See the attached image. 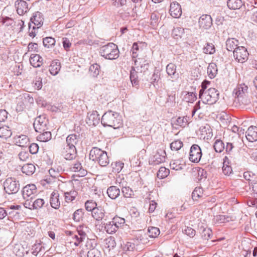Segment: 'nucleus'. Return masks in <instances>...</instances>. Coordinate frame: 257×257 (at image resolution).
Returning a JSON list of instances; mask_svg holds the SVG:
<instances>
[{"instance_id":"1","label":"nucleus","mask_w":257,"mask_h":257,"mask_svg":"<svg viewBox=\"0 0 257 257\" xmlns=\"http://www.w3.org/2000/svg\"><path fill=\"white\" fill-rule=\"evenodd\" d=\"M101 122L104 126L117 129L122 126V120L120 114L112 110H108L103 114Z\"/></svg>"},{"instance_id":"2","label":"nucleus","mask_w":257,"mask_h":257,"mask_svg":"<svg viewBox=\"0 0 257 257\" xmlns=\"http://www.w3.org/2000/svg\"><path fill=\"white\" fill-rule=\"evenodd\" d=\"M89 158L101 167H106L109 163V157L107 153L97 147H93L90 150Z\"/></svg>"},{"instance_id":"3","label":"nucleus","mask_w":257,"mask_h":257,"mask_svg":"<svg viewBox=\"0 0 257 257\" xmlns=\"http://www.w3.org/2000/svg\"><path fill=\"white\" fill-rule=\"evenodd\" d=\"M99 54L101 56L108 60L116 59L119 55L117 46L113 43H109L100 48Z\"/></svg>"},{"instance_id":"4","label":"nucleus","mask_w":257,"mask_h":257,"mask_svg":"<svg viewBox=\"0 0 257 257\" xmlns=\"http://www.w3.org/2000/svg\"><path fill=\"white\" fill-rule=\"evenodd\" d=\"M219 92L214 88H210L206 91L199 94V97L201 99L203 103L212 105L214 104L218 99Z\"/></svg>"},{"instance_id":"5","label":"nucleus","mask_w":257,"mask_h":257,"mask_svg":"<svg viewBox=\"0 0 257 257\" xmlns=\"http://www.w3.org/2000/svg\"><path fill=\"white\" fill-rule=\"evenodd\" d=\"M242 144V140L237 134L232 136L228 142H226L225 150L227 154H230L233 149L239 148Z\"/></svg>"},{"instance_id":"6","label":"nucleus","mask_w":257,"mask_h":257,"mask_svg":"<svg viewBox=\"0 0 257 257\" xmlns=\"http://www.w3.org/2000/svg\"><path fill=\"white\" fill-rule=\"evenodd\" d=\"M5 192L9 194L16 193L19 190L20 184L15 178H8L4 182Z\"/></svg>"},{"instance_id":"7","label":"nucleus","mask_w":257,"mask_h":257,"mask_svg":"<svg viewBox=\"0 0 257 257\" xmlns=\"http://www.w3.org/2000/svg\"><path fill=\"white\" fill-rule=\"evenodd\" d=\"M248 87L244 84L239 85L234 90V92L239 101L241 102L244 104H248L250 103V100L245 98L246 93H247Z\"/></svg>"},{"instance_id":"8","label":"nucleus","mask_w":257,"mask_h":257,"mask_svg":"<svg viewBox=\"0 0 257 257\" xmlns=\"http://www.w3.org/2000/svg\"><path fill=\"white\" fill-rule=\"evenodd\" d=\"M233 53L235 60L241 63L246 61L249 56L247 49L243 46L237 47Z\"/></svg>"},{"instance_id":"9","label":"nucleus","mask_w":257,"mask_h":257,"mask_svg":"<svg viewBox=\"0 0 257 257\" xmlns=\"http://www.w3.org/2000/svg\"><path fill=\"white\" fill-rule=\"evenodd\" d=\"M202 156V153L200 147L198 145H193L190 150L189 160L193 163H198L200 161Z\"/></svg>"},{"instance_id":"10","label":"nucleus","mask_w":257,"mask_h":257,"mask_svg":"<svg viewBox=\"0 0 257 257\" xmlns=\"http://www.w3.org/2000/svg\"><path fill=\"white\" fill-rule=\"evenodd\" d=\"M44 18L43 15L39 12H35L30 19V23L29 24L30 30L32 28L33 30L38 29L40 28L43 24Z\"/></svg>"},{"instance_id":"11","label":"nucleus","mask_w":257,"mask_h":257,"mask_svg":"<svg viewBox=\"0 0 257 257\" xmlns=\"http://www.w3.org/2000/svg\"><path fill=\"white\" fill-rule=\"evenodd\" d=\"M47 121L44 116L40 115L36 118L33 123L35 130L39 133H42L46 131L47 129Z\"/></svg>"},{"instance_id":"12","label":"nucleus","mask_w":257,"mask_h":257,"mask_svg":"<svg viewBox=\"0 0 257 257\" xmlns=\"http://www.w3.org/2000/svg\"><path fill=\"white\" fill-rule=\"evenodd\" d=\"M61 154L66 160H73L76 156L77 151L76 147L66 145L61 150Z\"/></svg>"},{"instance_id":"13","label":"nucleus","mask_w":257,"mask_h":257,"mask_svg":"<svg viewBox=\"0 0 257 257\" xmlns=\"http://www.w3.org/2000/svg\"><path fill=\"white\" fill-rule=\"evenodd\" d=\"M37 192V188L33 184H28L25 186L22 191L24 199L30 198L33 199L35 194Z\"/></svg>"},{"instance_id":"14","label":"nucleus","mask_w":257,"mask_h":257,"mask_svg":"<svg viewBox=\"0 0 257 257\" xmlns=\"http://www.w3.org/2000/svg\"><path fill=\"white\" fill-rule=\"evenodd\" d=\"M166 153L163 150H158L155 155L149 160V164L153 165H158L165 161Z\"/></svg>"},{"instance_id":"15","label":"nucleus","mask_w":257,"mask_h":257,"mask_svg":"<svg viewBox=\"0 0 257 257\" xmlns=\"http://www.w3.org/2000/svg\"><path fill=\"white\" fill-rule=\"evenodd\" d=\"M85 121L90 126H95L98 124L100 121L99 115L98 112L95 110L88 112Z\"/></svg>"},{"instance_id":"16","label":"nucleus","mask_w":257,"mask_h":257,"mask_svg":"<svg viewBox=\"0 0 257 257\" xmlns=\"http://www.w3.org/2000/svg\"><path fill=\"white\" fill-rule=\"evenodd\" d=\"M198 24L200 28L207 30L209 29L212 25V18L210 15H203L200 17Z\"/></svg>"},{"instance_id":"17","label":"nucleus","mask_w":257,"mask_h":257,"mask_svg":"<svg viewBox=\"0 0 257 257\" xmlns=\"http://www.w3.org/2000/svg\"><path fill=\"white\" fill-rule=\"evenodd\" d=\"M166 72L172 81H175L179 78V74L176 72V66L172 63L168 64L166 68Z\"/></svg>"},{"instance_id":"18","label":"nucleus","mask_w":257,"mask_h":257,"mask_svg":"<svg viewBox=\"0 0 257 257\" xmlns=\"http://www.w3.org/2000/svg\"><path fill=\"white\" fill-rule=\"evenodd\" d=\"M170 15L174 18H179L182 15V9L179 4L176 2L171 3L169 10Z\"/></svg>"},{"instance_id":"19","label":"nucleus","mask_w":257,"mask_h":257,"mask_svg":"<svg viewBox=\"0 0 257 257\" xmlns=\"http://www.w3.org/2000/svg\"><path fill=\"white\" fill-rule=\"evenodd\" d=\"M15 6L17 13L20 16L24 15L29 10L27 3L23 0H17Z\"/></svg>"},{"instance_id":"20","label":"nucleus","mask_w":257,"mask_h":257,"mask_svg":"<svg viewBox=\"0 0 257 257\" xmlns=\"http://www.w3.org/2000/svg\"><path fill=\"white\" fill-rule=\"evenodd\" d=\"M245 137L249 142H254L257 141V127L250 126L245 132Z\"/></svg>"},{"instance_id":"21","label":"nucleus","mask_w":257,"mask_h":257,"mask_svg":"<svg viewBox=\"0 0 257 257\" xmlns=\"http://www.w3.org/2000/svg\"><path fill=\"white\" fill-rule=\"evenodd\" d=\"M14 142L16 145L25 148L28 145L29 139L28 136L24 135H17L14 138Z\"/></svg>"},{"instance_id":"22","label":"nucleus","mask_w":257,"mask_h":257,"mask_svg":"<svg viewBox=\"0 0 257 257\" xmlns=\"http://www.w3.org/2000/svg\"><path fill=\"white\" fill-rule=\"evenodd\" d=\"M135 67H134L137 71L141 72H145L148 70L149 64L143 59L139 58L135 61Z\"/></svg>"},{"instance_id":"23","label":"nucleus","mask_w":257,"mask_h":257,"mask_svg":"<svg viewBox=\"0 0 257 257\" xmlns=\"http://www.w3.org/2000/svg\"><path fill=\"white\" fill-rule=\"evenodd\" d=\"M80 135L79 134H70L68 135L66 138V145L73 147H75V146L80 141Z\"/></svg>"},{"instance_id":"24","label":"nucleus","mask_w":257,"mask_h":257,"mask_svg":"<svg viewBox=\"0 0 257 257\" xmlns=\"http://www.w3.org/2000/svg\"><path fill=\"white\" fill-rule=\"evenodd\" d=\"M106 193L108 197L113 200L116 199L120 195V191L118 187L111 186L107 188Z\"/></svg>"},{"instance_id":"25","label":"nucleus","mask_w":257,"mask_h":257,"mask_svg":"<svg viewBox=\"0 0 257 257\" xmlns=\"http://www.w3.org/2000/svg\"><path fill=\"white\" fill-rule=\"evenodd\" d=\"M43 58L38 54H32L30 58V62L34 67H40L43 63Z\"/></svg>"},{"instance_id":"26","label":"nucleus","mask_w":257,"mask_h":257,"mask_svg":"<svg viewBox=\"0 0 257 257\" xmlns=\"http://www.w3.org/2000/svg\"><path fill=\"white\" fill-rule=\"evenodd\" d=\"M161 71L158 69H155L154 71L153 74L151 77V83L156 88H159V84L161 82Z\"/></svg>"},{"instance_id":"27","label":"nucleus","mask_w":257,"mask_h":257,"mask_svg":"<svg viewBox=\"0 0 257 257\" xmlns=\"http://www.w3.org/2000/svg\"><path fill=\"white\" fill-rule=\"evenodd\" d=\"M59 194L54 191L51 194L50 203L51 206L54 209H58L60 206V202L59 201Z\"/></svg>"},{"instance_id":"28","label":"nucleus","mask_w":257,"mask_h":257,"mask_svg":"<svg viewBox=\"0 0 257 257\" xmlns=\"http://www.w3.org/2000/svg\"><path fill=\"white\" fill-rule=\"evenodd\" d=\"M239 44L238 41L235 38H228L226 41V48L228 51L234 52Z\"/></svg>"},{"instance_id":"29","label":"nucleus","mask_w":257,"mask_h":257,"mask_svg":"<svg viewBox=\"0 0 257 257\" xmlns=\"http://www.w3.org/2000/svg\"><path fill=\"white\" fill-rule=\"evenodd\" d=\"M92 217L97 221L101 220L105 216L104 210L101 207H96L91 212Z\"/></svg>"},{"instance_id":"30","label":"nucleus","mask_w":257,"mask_h":257,"mask_svg":"<svg viewBox=\"0 0 257 257\" xmlns=\"http://www.w3.org/2000/svg\"><path fill=\"white\" fill-rule=\"evenodd\" d=\"M22 172L27 175H33L36 170L35 165L32 163H28L24 165L21 168Z\"/></svg>"},{"instance_id":"31","label":"nucleus","mask_w":257,"mask_h":257,"mask_svg":"<svg viewBox=\"0 0 257 257\" xmlns=\"http://www.w3.org/2000/svg\"><path fill=\"white\" fill-rule=\"evenodd\" d=\"M71 170L75 172H78L79 176L83 177L87 174V171L82 168L81 164L77 162L73 165L71 168Z\"/></svg>"},{"instance_id":"32","label":"nucleus","mask_w":257,"mask_h":257,"mask_svg":"<svg viewBox=\"0 0 257 257\" xmlns=\"http://www.w3.org/2000/svg\"><path fill=\"white\" fill-rule=\"evenodd\" d=\"M137 71L134 67H132L130 71V80L133 86L138 87L139 84Z\"/></svg>"},{"instance_id":"33","label":"nucleus","mask_w":257,"mask_h":257,"mask_svg":"<svg viewBox=\"0 0 257 257\" xmlns=\"http://www.w3.org/2000/svg\"><path fill=\"white\" fill-rule=\"evenodd\" d=\"M213 148L216 152L221 153L225 149L224 143L220 139L215 138Z\"/></svg>"},{"instance_id":"34","label":"nucleus","mask_w":257,"mask_h":257,"mask_svg":"<svg viewBox=\"0 0 257 257\" xmlns=\"http://www.w3.org/2000/svg\"><path fill=\"white\" fill-rule=\"evenodd\" d=\"M72 185L70 182H62L58 185L59 190L64 194H68V192L72 189Z\"/></svg>"},{"instance_id":"35","label":"nucleus","mask_w":257,"mask_h":257,"mask_svg":"<svg viewBox=\"0 0 257 257\" xmlns=\"http://www.w3.org/2000/svg\"><path fill=\"white\" fill-rule=\"evenodd\" d=\"M241 0H228L227 2V7L229 9H239L242 6Z\"/></svg>"},{"instance_id":"36","label":"nucleus","mask_w":257,"mask_h":257,"mask_svg":"<svg viewBox=\"0 0 257 257\" xmlns=\"http://www.w3.org/2000/svg\"><path fill=\"white\" fill-rule=\"evenodd\" d=\"M207 73L210 78H214L217 73V65L214 63H211L207 67Z\"/></svg>"},{"instance_id":"37","label":"nucleus","mask_w":257,"mask_h":257,"mask_svg":"<svg viewBox=\"0 0 257 257\" xmlns=\"http://www.w3.org/2000/svg\"><path fill=\"white\" fill-rule=\"evenodd\" d=\"M60 68L61 65L59 62L52 61L50 66L49 71L52 75L55 76L59 73Z\"/></svg>"},{"instance_id":"38","label":"nucleus","mask_w":257,"mask_h":257,"mask_svg":"<svg viewBox=\"0 0 257 257\" xmlns=\"http://www.w3.org/2000/svg\"><path fill=\"white\" fill-rule=\"evenodd\" d=\"M40 134L37 137V140L42 142H46L51 140V133L49 131H44L40 133Z\"/></svg>"},{"instance_id":"39","label":"nucleus","mask_w":257,"mask_h":257,"mask_svg":"<svg viewBox=\"0 0 257 257\" xmlns=\"http://www.w3.org/2000/svg\"><path fill=\"white\" fill-rule=\"evenodd\" d=\"M123 163L120 161L112 162L111 164L112 172L113 173H119L123 167Z\"/></svg>"},{"instance_id":"40","label":"nucleus","mask_w":257,"mask_h":257,"mask_svg":"<svg viewBox=\"0 0 257 257\" xmlns=\"http://www.w3.org/2000/svg\"><path fill=\"white\" fill-rule=\"evenodd\" d=\"M77 231L80 241H83L86 237V232L89 231V229L86 226H80L77 229Z\"/></svg>"},{"instance_id":"41","label":"nucleus","mask_w":257,"mask_h":257,"mask_svg":"<svg viewBox=\"0 0 257 257\" xmlns=\"http://www.w3.org/2000/svg\"><path fill=\"white\" fill-rule=\"evenodd\" d=\"M55 39L51 37H46L43 40V45L48 48H52L55 45Z\"/></svg>"},{"instance_id":"42","label":"nucleus","mask_w":257,"mask_h":257,"mask_svg":"<svg viewBox=\"0 0 257 257\" xmlns=\"http://www.w3.org/2000/svg\"><path fill=\"white\" fill-rule=\"evenodd\" d=\"M203 52L206 54H213L215 52V48L212 43H207L203 49Z\"/></svg>"},{"instance_id":"43","label":"nucleus","mask_w":257,"mask_h":257,"mask_svg":"<svg viewBox=\"0 0 257 257\" xmlns=\"http://www.w3.org/2000/svg\"><path fill=\"white\" fill-rule=\"evenodd\" d=\"M203 194V190L201 187H196L192 193V198L194 200H197L201 197Z\"/></svg>"},{"instance_id":"44","label":"nucleus","mask_w":257,"mask_h":257,"mask_svg":"<svg viewBox=\"0 0 257 257\" xmlns=\"http://www.w3.org/2000/svg\"><path fill=\"white\" fill-rule=\"evenodd\" d=\"M77 195V192L75 190L71 189L68 192V194H64L65 201L69 202L73 201Z\"/></svg>"},{"instance_id":"45","label":"nucleus","mask_w":257,"mask_h":257,"mask_svg":"<svg viewBox=\"0 0 257 257\" xmlns=\"http://www.w3.org/2000/svg\"><path fill=\"white\" fill-rule=\"evenodd\" d=\"M170 166L171 169L179 171L183 169V165L181 164L180 160H176L171 161Z\"/></svg>"},{"instance_id":"46","label":"nucleus","mask_w":257,"mask_h":257,"mask_svg":"<svg viewBox=\"0 0 257 257\" xmlns=\"http://www.w3.org/2000/svg\"><path fill=\"white\" fill-rule=\"evenodd\" d=\"M100 66L97 63L92 64L89 67V72L94 76L97 77L100 72Z\"/></svg>"},{"instance_id":"47","label":"nucleus","mask_w":257,"mask_h":257,"mask_svg":"<svg viewBox=\"0 0 257 257\" xmlns=\"http://www.w3.org/2000/svg\"><path fill=\"white\" fill-rule=\"evenodd\" d=\"M160 234V230L156 227H149L148 229V236L151 238H155Z\"/></svg>"},{"instance_id":"48","label":"nucleus","mask_w":257,"mask_h":257,"mask_svg":"<svg viewBox=\"0 0 257 257\" xmlns=\"http://www.w3.org/2000/svg\"><path fill=\"white\" fill-rule=\"evenodd\" d=\"M104 228L106 231L109 234L115 232L117 229L112 221L106 223Z\"/></svg>"},{"instance_id":"49","label":"nucleus","mask_w":257,"mask_h":257,"mask_svg":"<svg viewBox=\"0 0 257 257\" xmlns=\"http://www.w3.org/2000/svg\"><path fill=\"white\" fill-rule=\"evenodd\" d=\"M170 171L165 167H161L160 168L158 173L157 177L160 179H163L168 176L169 174Z\"/></svg>"},{"instance_id":"50","label":"nucleus","mask_w":257,"mask_h":257,"mask_svg":"<svg viewBox=\"0 0 257 257\" xmlns=\"http://www.w3.org/2000/svg\"><path fill=\"white\" fill-rule=\"evenodd\" d=\"M85 207L87 211L92 212L97 207V204L93 200H87L85 203Z\"/></svg>"},{"instance_id":"51","label":"nucleus","mask_w":257,"mask_h":257,"mask_svg":"<svg viewBox=\"0 0 257 257\" xmlns=\"http://www.w3.org/2000/svg\"><path fill=\"white\" fill-rule=\"evenodd\" d=\"M104 244L105 247L109 248V249L113 248L116 245L114 238L111 236L108 237L104 240Z\"/></svg>"},{"instance_id":"52","label":"nucleus","mask_w":257,"mask_h":257,"mask_svg":"<svg viewBox=\"0 0 257 257\" xmlns=\"http://www.w3.org/2000/svg\"><path fill=\"white\" fill-rule=\"evenodd\" d=\"M187 119L185 117H178L173 120L174 124L184 127L187 123Z\"/></svg>"},{"instance_id":"53","label":"nucleus","mask_w":257,"mask_h":257,"mask_svg":"<svg viewBox=\"0 0 257 257\" xmlns=\"http://www.w3.org/2000/svg\"><path fill=\"white\" fill-rule=\"evenodd\" d=\"M83 210L82 209H78L76 210L73 214V219L76 222L80 221L83 218Z\"/></svg>"},{"instance_id":"54","label":"nucleus","mask_w":257,"mask_h":257,"mask_svg":"<svg viewBox=\"0 0 257 257\" xmlns=\"http://www.w3.org/2000/svg\"><path fill=\"white\" fill-rule=\"evenodd\" d=\"M49 173L50 176L52 178V180L50 178H49V179H48V178L46 179L45 181L48 183H50L51 182H52L53 181L52 180L57 178V177H58L60 176L59 172L56 171L53 168H51L49 170Z\"/></svg>"},{"instance_id":"55","label":"nucleus","mask_w":257,"mask_h":257,"mask_svg":"<svg viewBox=\"0 0 257 257\" xmlns=\"http://www.w3.org/2000/svg\"><path fill=\"white\" fill-rule=\"evenodd\" d=\"M212 230L209 228H203L201 232V235L202 239L208 240L212 235Z\"/></svg>"},{"instance_id":"56","label":"nucleus","mask_w":257,"mask_h":257,"mask_svg":"<svg viewBox=\"0 0 257 257\" xmlns=\"http://www.w3.org/2000/svg\"><path fill=\"white\" fill-rule=\"evenodd\" d=\"M182 146V142L179 140L174 141L170 144V148L173 151H178Z\"/></svg>"},{"instance_id":"57","label":"nucleus","mask_w":257,"mask_h":257,"mask_svg":"<svg viewBox=\"0 0 257 257\" xmlns=\"http://www.w3.org/2000/svg\"><path fill=\"white\" fill-rule=\"evenodd\" d=\"M121 192L125 198H130L134 195V192L129 187H123L121 188Z\"/></svg>"},{"instance_id":"58","label":"nucleus","mask_w":257,"mask_h":257,"mask_svg":"<svg viewBox=\"0 0 257 257\" xmlns=\"http://www.w3.org/2000/svg\"><path fill=\"white\" fill-rule=\"evenodd\" d=\"M184 98L187 102L192 103L196 99L197 95L195 93L187 92Z\"/></svg>"},{"instance_id":"59","label":"nucleus","mask_w":257,"mask_h":257,"mask_svg":"<svg viewBox=\"0 0 257 257\" xmlns=\"http://www.w3.org/2000/svg\"><path fill=\"white\" fill-rule=\"evenodd\" d=\"M45 204V201L44 199L41 198H38L33 201V208L34 209H38L42 208Z\"/></svg>"},{"instance_id":"60","label":"nucleus","mask_w":257,"mask_h":257,"mask_svg":"<svg viewBox=\"0 0 257 257\" xmlns=\"http://www.w3.org/2000/svg\"><path fill=\"white\" fill-rule=\"evenodd\" d=\"M112 221L114 223V225L116 227L117 229H118L119 226H120L121 225H123L125 223V220L124 218L118 216L114 217L112 219Z\"/></svg>"},{"instance_id":"61","label":"nucleus","mask_w":257,"mask_h":257,"mask_svg":"<svg viewBox=\"0 0 257 257\" xmlns=\"http://www.w3.org/2000/svg\"><path fill=\"white\" fill-rule=\"evenodd\" d=\"M184 29L182 27L175 28L173 30V34L176 36L181 38L184 33Z\"/></svg>"},{"instance_id":"62","label":"nucleus","mask_w":257,"mask_h":257,"mask_svg":"<svg viewBox=\"0 0 257 257\" xmlns=\"http://www.w3.org/2000/svg\"><path fill=\"white\" fill-rule=\"evenodd\" d=\"M183 232L190 237H194L196 234L195 230L190 227H186L183 230Z\"/></svg>"},{"instance_id":"63","label":"nucleus","mask_w":257,"mask_h":257,"mask_svg":"<svg viewBox=\"0 0 257 257\" xmlns=\"http://www.w3.org/2000/svg\"><path fill=\"white\" fill-rule=\"evenodd\" d=\"M29 154L27 151H22L18 154L19 159L22 161H27L29 158Z\"/></svg>"},{"instance_id":"64","label":"nucleus","mask_w":257,"mask_h":257,"mask_svg":"<svg viewBox=\"0 0 257 257\" xmlns=\"http://www.w3.org/2000/svg\"><path fill=\"white\" fill-rule=\"evenodd\" d=\"M225 163L224 161L222 168V172L225 175L229 176L232 172V168L231 166L225 164Z\"/></svg>"}]
</instances>
